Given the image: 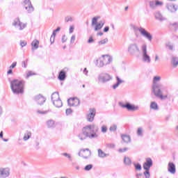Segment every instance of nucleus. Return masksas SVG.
I'll return each mask as SVG.
<instances>
[{
  "mask_svg": "<svg viewBox=\"0 0 178 178\" xmlns=\"http://www.w3.org/2000/svg\"><path fill=\"white\" fill-rule=\"evenodd\" d=\"M67 102L70 106H79L80 105V100L77 97L70 98Z\"/></svg>",
  "mask_w": 178,
  "mask_h": 178,
  "instance_id": "15",
  "label": "nucleus"
},
{
  "mask_svg": "<svg viewBox=\"0 0 178 178\" xmlns=\"http://www.w3.org/2000/svg\"><path fill=\"white\" fill-rule=\"evenodd\" d=\"M32 49H37L40 45V41L35 40L31 43Z\"/></svg>",
  "mask_w": 178,
  "mask_h": 178,
  "instance_id": "28",
  "label": "nucleus"
},
{
  "mask_svg": "<svg viewBox=\"0 0 178 178\" xmlns=\"http://www.w3.org/2000/svg\"><path fill=\"white\" fill-rule=\"evenodd\" d=\"M161 76H154L153 78L152 92L157 98L160 99H167L168 98V88L164 86L160 81Z\"/></svg>",
  "mask_w": 178,
  "mask_h": 178,
  "instance_id": "1",
  "label": "nucleus"
},
{
  "mask_svg": "<svg viewBox=\"0 0 178 178\" xmlns=\"http://www.w3.org/2000/svg\"><path fill=\"white\" fill-rule=\"evenodd\" d=\"M66 113L67 115H70V113H72V108H67L66 110Z\"/></svg>",
  "mask_w": 178,
  "mask_h": 178,
  "instance_id": "49",
  "label": "nucleus"
},
{
  "mask_svg": "<svg viewBox=\"0 0 178 178\" xmlns=\"http://www.w3.org/2000/svg\"><path fill=\"white\" fill-rule=\"evenodd\" d=\"M153 163L151 158H147L145 162L143 163V169L145 170L143 175L145 178L151 177V173L149 172V169L152 167Z\"/></svg>",
  "mask_w": 178,
  "mask_h": 178,
  "instance_id": "5",
  "label": "nucleus"
},
{
  "mask_svg": "<svg viewBox=\"0 0 178 178\" xmlns=\"http://www.w3.org/2000/svg\"><path fill=\"white\" fill-rule=\"evenodd\" d=\"M99 44H100V45H102V44H105V40L100 41Z\"/></svg>",
  "mask_w": 178,
  "mask_h": 178,
  "instance_id": "58",
  "label": "nucleus"
},
{
  "mask_svg": "<svg viewBox=\"0 0 178 178\" xmlns=\"http://www.w3.org/2000/svg\"><path fill=\"white\" fill-rule=\"evenodd\" d=\"M98 154H99V156H100V158L105 157V153H104V152H102V150L99 149L98 150Z\"/></svg>",
  "mask_w": 178,
  "mask_h": 178,
  "instance_id": "38",
  "label": "nucleus"
},
{
  "mask_svg": "<svg viewBox=\"0 0 178 178\" xmlns=\"http://www.w3.org/2000/svg\"><path fill=\"white\" fill-rule=\"evenodd\" d=\"M166 8L171 13H175V12H177L178 6L175 4H167Z\"/></svg>",
  "mask_w": 178,
  "mask_h": 178,
  "instance_id": "19",
  "label": "nucleus"
},
{
  "mask_svg": "<svg viewBox=\"0 0 178 178\" xmlns=\"http://www.w3.org/2000/svg\"><path fill=\"white\" fill-rule=\"evenodd\" d=\"M102 34H103L102 33H98L99 35H102Z\"/></svg>",
  "mask_w": 178,
  "mask_h": 178,
  "instance_id": "61",
  "label": "nucleus"
},
{
  "mask_svg": "<svg viewBox=\"0 0 178 178\" xmlns=\"http://www.w3.org/2000/svg\"><path fill=\"white\" fill-rule=\"evenodd\" d=\"M9 176V169L8 168H1L0 169V177L6 178Z\"/></svg>",
  "mask_w": 178,
  "mask_h": 178,
  "instance_id": "20",
  "label": "nucleus"
},
{
  "mask_svg": "<svg viewBox=\"0 0 178 178\" xmlns=\"http://www.w3.org/2000/svg\"><path fill=\"white\" fill-rule=\"evenodd\" d=\"M99 19V17H95L92 19V26H95V31H98V30H101L102 27H104V24H105V22L104 21H100L98 23V19Z\"/></svg>",
  "mask_w": 178,
  "mask_h": 178,
  "instance_id": "9",
  "label": "nucleus"
},
{
  "mask_svg": "<svg viewBox=\"0 0 178 178\" xmlns=\"http://www.w3.org/2000/svg\"><path fill=\"white\" fill-rule=\"evenodd\" d=\"M141 176H143L142 173H138V174L136 175V178H140V177H141Z\"/></svg>",
  "mask_w": 178,
  "mask_h": 178,
  "instance_id": "52",
  "label": "nucleus"
},
{
  "mask_svg": "<svg viewBox=\"0 0 178 178\" xmlns=\"http://www.w3.org/2000/svg\"><path fill=\"white\" fill-rule=\"evenodd\" d=\"M154 15L156 20H159V22H165L166 20V17H163L161 11H156Z\"/></svg>",
  "mask_w": 178,
  "mask_h": 178,
  "instance_id": "17",
  "label": "nucleus"
},
{
  "mask_svg": "<svg viewBox=\"0 0 178 178\" xmlns=\"http://www.w3.org/2000/svg\"><path fill=\"white\" fill-rule=\"evenodd\" d=\"M168 170L170 172V173L175 175L176 173V165L175 163L170 162L168 163Z\"/></svg>",
  "mask_w": 178,
  "mask_h": 178,
  "instance_id": "21",
  "label": "nucleus"
},
{
  "mask_svg": "<svg viewBox=\"0 0 178 178\" xmlns=\"http://www.w3.org/2000/svg\"><path fill=\"white\" fill-rule=\"evenodd\" d=\"M142 52V60L145 63H151V56L148 55V51L147 50V44H144L141 46Z\"/></svg>",
  "mask_w": 178,
  "mask_h": 178,
  "instance_id": "7",
  "label": "nucleus"
},
{
  "mask_svg": "<svg viewBox=\"0 0 178 178\" xmlns=\"http://www.w3.org/2000/svg\"><path fill=\"white\" fill-rule=\"evenodd\" d=\"M134 165L136 170H141V169H142L141 164H140V163H137V164L134 163Z\"/></svg>",
  "mask_w": 178,
  "mask_h": 178,
  "instance_id": "37",
  "label": "nucleus"
},
{
  "mask_svg": "<svg viewBox=\"0 0 178 178\" xmlns=\"http://www.w3.org/2000/svg\"><path fill=\"white\" fill-rule=\"evenodd\" d=\"M24 8L29 12V13H31V12H34V7H33V4H31V1L30 0H25L24 1Z\"/></svg>",
  "mask_w": 178,
  "mask_h": 178,
  "instance_id": "13",
  "label": "nucleus"
},
{
  "mask_svg": "<svg viewBox=\"0 0 178 178\" xmlns=\"http://www.w3.org/2000/svg\"><path fill=\"white\" fill-rule=\"evenodd\" d=\"M95 113L97 111L95 108H90L89 113L87 115V120L88 122H94V118H95Z\"/></svg>",
  "mask_w": 178,
  "mask_h": 178,
  "instance_id": "14",
  "label": "nucleus"
},
{
  "mask_svg": "<svg viewBox=\"0 0 178 178\" xmlns=\"http://www.w3.org/2000/svg\"><path fill=\"white\" fill-rule=\"evenodd\" d=\"M111 56H103L96 60V65L98 67H102L104 65H109L111 63Z\"/></svg>",
  "mask_w": 178,
  "mask_h": 178,
  "instance_id": "6",
  "label": "nucleus"
},
{
  "mask_svg": "<svg viewBox=\"0 0 178 178\" xmlns=\"http://www.w3.org/2000/svg\"><path fill=\"white\" fill-rule=\"evenodd\" d=\"M74 30V26H70V33H73Z\"/></svg>",
  "mask_w": 178,
  "mask_h": 178,
  "instance_id": "50",
  "label": "nucleus"
},
{
  "mask_svg": "<svg viewBox=\"0 0 178 178\" xmlns=\"http://www.w3.org/2000/svg\"><path fill=\"white\" fill-rule=\"evenodd\" d=\"M159 60V56L158 55H156L154 58L155 62H156V60Z\"/></svg>",
  "mask_w": 178,
  "mask_h": 178,
  "instance_id": "54",
  "label": "nucleus"
},
{
  "mask_svg": "<svg viewBox=\"0 0 178 178\" xmlns=\"http://www.w3.org/2000/svg\"><path fill=\"white\" fill-rule=\"evenodd\" d=\"M104 33H107V31H109V27L108 26H106L104 29Z\"/></svg>",
  "mask_w": 178,
  "mask_h": 178,
  "instance_id": "51",
  "label": "nucleus"
},
{
  "mask_svg": "<svg viewBox=\"0 0 178 178\" xmlns=\"http://www.w3.org/2000/svg\"><path fill=\"white\" fill-rule=\"evenodd\" d=\"M149 6L152 9H156V1H149Z\"/></svg>",
  "mask_w": 178,
  "mask_h": 178,
  "instance_id": "33",
  "label": "nucleus"
},
{
  "mask_svg": "<svg viewBox=\"0 0 178 178\" xmlns=\"http://www.w3.org/2000/svg\"><path fill=\"white\" fill-rule=\"evenodd\" d=\"M124 163L127 165V166H130V165H131V159L129 157H124Z\"/></svg>",
  "mask_w": 178,
  "mask_h": 178,
  "instance_id": "29",
  "label": "nucleus"
},
{
  "mask_svg": "<svg viewBox=\"0 0 178 178\" xmlns=\"http://www.w3.org/2000/svg\"><path fill=\"white\" fill-rule=\"evenodd\" d=\"M121 108H126L127 111H131L132 112H134L136 111H138L140 109V107L138 106H136L134 104H131L130 103H127L125 104H122Z\"/></svg>",
  "mask_w": 178,
  "mask_h": 178,
  "instance_id": "11",
  "label": "nucleus"
},
{
  "mask_svg": "<svg viewBox=\"0 0 178 178\" xmlns=\"http://www.w3.org/2000/svg\"><path fill=\"white\" fill-rule=\"evenodd\" d=\"M20 45H21V47H26V45H27V42H26V41L21 42Z\"/></svg>",
  "mask_w": 178,
  "mask_h": 178,
  "instance_id": "47",
  "label": "nucleus"
},
{
  "mask_svg": "<svg viewBox=\"0 0 178 178\" xmlns=\"http://www.w3.org/2000/svg\"><path fill=\"white\" fill-rule=\"evenodd\" d=\"M128 52L130 55H134L136 52H140V47L136 43H132L128 47Z\"/></svg>",
  "mask_w": 178,
  "mask_h": 178,
  "instance_id": "10",
  "label": "nucleus"
},
{
  "mask_svg": "<svg viewBox=\"0 0 178 178\" xmlns=\"http://www.w3.org/2000/svg\"><path fill=\"white\" fill-rule=\"evenodd\" d=\"M88 42L89 44H91V42H94V38H92V36H90L89 40H88Z\"/></svg>",
  "mask_w": 178,
  "mask_h": 178,
  "instance_id": "45",
  "label": "nucleus"
},
{
  "mask_svg": "<svg viewBox=\"0 0 178 178\" xmlns=\"http://www.w3.org/2000/svg\"><path fill=\"white\" fill-rule=\"evenodd\" d=\"M3 141L7 142L8 139H3Z\"/></svg>",
  "mask_w": 178,
  "mask_h": 178,
  "instance_id": "62",
  "label": "nucleus"
},
{
  "mask_svg": "<svg viewBox=\"0 0 178 178\" xmlns=\"http://www.w3.org/2000/svg\"><path fill=\"white\" fill-rule=\"evenodd\" d=\"M92 164H89L87 165L85 168H84V170L86 171H88V170H91L92 169Z\"/></svg>",
  "mask_w": 178,
  "mask_h": 178,
  "instance_id": "36",
  "label": "nucleus"
},
{
  "mask_svg": "<svg viewBox=\"0 0 178 178\" xmlns=\"http://www.w3.org/2000/svg\"><path fill=\"white\" fill-rule=\"evenodd\" d=\"M127 9H129V7H128V6H126L125 8H124V10H127Z\"/></svg>",
  "mask_w": 178,
  "mask_h": 178,
  "instance_id": "60",
  "label": "nucleus"
},
{
  "mask_svg": "<svg viewBox=\"0 0 178 178\" xmlns=\"http://www.w3.org/2000/svg\"><path fill=\"white\" fill-rule=\"evenodd\" d=\"M150 109H152L153 111H158L159 109V106L156 102H152L150 104Z\"/></svg>",
  "mask_w": 178,
  "mask_h": 178,
  "instance_id": "27",
  "label": "nucleus"
},
{
  "mask_svg": "<svg viewBox=\"0 0 178 178\" xmlns=\"http://www.w3.org/2000/svg\"><path fill=\"white\" fill-rule=\"evenodd\" d=\"M117 129H118V125L113 124L112 127V131H116Z\"/></svg>",
  "mask_w": 178,
  "mask_h": 178,
  "instance_id": "46",
  "label": "nucleus"
},
{
  "mask_svg": "<svg viewBox=\"0 0 178 178\" xmlns=\"http://www.w3.org/2000/svg\"><path fill=\"white\" fill-rule=\"evenodd\" d=\"M35 101L37 102V104L41 105L45 102V97H44L42 95H38L35 97Z\"/></svg>",
  "mask_w": 178,
  "mask_h": 178,
  "instance_id": "18",
  "label": "nucleus"
},
{
  "mask_svg": "<svg viewBox=\"0 0 178 178\" xmlns=\"http://www.w3.org/2000/svg\"><path fill=\"white\" fill-rule=\"evenodd\" d=\"M167 48H168V49H170V51H173L174 46L173 44L169 43L167 44Z\"/></svg>",
  "mask_w": 178,
  "mask_h": 178,
  "instance_id": "42",
  "label": "nucleus"
},
{
  "mask_svg": "<svg viewBox=\"0 0 178 178\" xmlns=\"http://www.w3.org/2000/svg\"><path fill=\"white\" fill-rule=\"evenodd\" d=\"M79 156L87 159L91 156V151H90V149H82L79 151Z\"/></svg>",
  "mask_w": 178,
  "mask_h": 178,
  "instance_id": "12",
  "label": "nucleus"
},
{
  "mask_svg": "<svg viewBox=\"0 0 178 178\" xmlns=\"http://www.w3.org/2000/svg\"><path fill=\"white\" fill-rule=\"evenodd\" d=\"M10 88L14 94H23L24 92V81L13 79L10 82Z\"/></svg>",
  "mask_w": 178,
  "mask_h": 178,
  "instance_id": "4",
  "label": "nucleus"
},
{
  "mask_svg": "<svg viewBox=\"0 0 178 178\" xmlns=\"http://www.w3.org/2000/svg\"><path fill=\"white\" fill-rule=\"evenodd\" d=\"M131 29L134 31V33L135 34V36L136 38H140V33L142 37H144L146 40L149 41V42H152V35L148 32L143 27H138L134 24L130 25ZM138 32L140 33H138Z\"/></svg>",
  "mask_w": 178,
  "mask_h": 178,
  "instance_id": "3",
  "label": "nucleus"
},
{
  "mask_svg": "<svg viewBox=\"0 0 178 178\" xmlns=\"http://www.w3.org/2000/svg\"><path fill=\"white\" fill-rule=\"evenodd\" d=\"M169 1H176V0H169Z\"/></svg>",
  "mask_w": 178,
  "mask_h": 178,
  "instance_id": "64",
  "label": "nucleus"
},
{
  "mask_svg": "<svg viewBox=\"0 0 178 178\" xmlns=\"http://www.w3.org/2000/svg\"><path fill=\"white\" fill-rule=\"evenodd\" d=\"M163 2L160 1H156V8H158V6H163Z\"/></svg>",
  "mask_w": 178,
  "mask_h": 178,
  "instance_id": "39",
  "label": "nucleus"
},
{
  "mask_svg": "<svg viewBox=\"0 0 178 178\" xmlns=\"http://www.w3.org/2000/svg\"><path fill=\"white\" fill-rule=\"evenodd\" d=\"M107 131H108V127H106V126H105V125H103L102 127V133H106Z\"/></svg>",
  "mask_w": 178,
  "mask_h": 178,
  "instance_id": "41",
  "label": "nucleus"
},
{
  "mask_svg": "<svg viewBox=\"0 0 178 178\" xmlns=\"http://www.w3.org/2000/svg\"><path fill=\"white\" fill-rule=\"evenodd\" d=\"M57 31H60V27H58L56 30H54L53 31V34L51 35V38H55V37L56 36Z\"/></svg>",
  "mask_w": 178,
  "mask_h": 178,
  "instance_id": "35",
  "label": "nucleus"
},
{
  "mask_svg": "<svg viewBox=\"0 0 178 178\" xmlns=\"http://www.w3.org/2000/svg\"><path fill=\"white\" fill-rule=\"evenodd\" d=\"M58 80L63 81L66 79V72L61 70L58 76Z\"/></svg>",
  "mask_w": 178,
  "mask_h": 178,
  "instance_id": "26",
  "label": "nucleus"
},
{
  "mask_svg": "<svg viewBox=\"0 0 178 178\" xmlns=\"http://www.w3.org/2000/svg\"><path fill=\"white\" fill-rule=\"evenodd\" d=\"M172 63L174 67H176V66H177V65H178V58H177V57H172Z\"/></svg>",
  "mask_w": 178,
  "mask_h": 178,
  "instance_id": "31",
  "label": "nucleus"
},
{
  "mask_svg": "<svg viewBox=\"0 0 178 178\" xmlns=\"http://www.w3.org/2000/svg\"><path fill=\"white\" fill-rule=\"evenodd\" d=\"M143 131H144V130L143 129V127L138 128L137 131H136L137 136H138L139 137H143Z\"/></svg>",
  "mask_w": 178,
  "mask_h": 178,
  "instance_id": "30",
  "label": "nucleus"
},
{
  "mask_svg": "<svg viewBox=\"0 0 178 178\" xmlns=\"http://www.w3.org/2000/svg\"><path fill=\"white\" fill-rule=\"evenodd\" d=\"M46 124L48 127V129H54L55 126H56V124L55 123V121L53 120H49L46 122Z\"/></svg>",
  "mask_w": 178,
  "mask_h": 178,
  "instance_id": "23",
  "label": "nucleus"
},
{
  "mask_svg": "<svg viewBox=\"0 0 178 178\" xmlns=\"http://www.w3.org/2000/svg\"><path fill=\"white\" fill-rule=\"evenodd\" d=\"M129 148L127 147H124L123 149L120 148L118 149V152L122 153V152H126V151H128Z\"/></svg>",
  "mask_w": 178,
  "mask_h": 178,
  "instance_id": "40",
  "label": "nucleus"
},
{
  "mask_svg": "<svg viewBox=\"0 0 178 178\" xmlns=\"http://www.w3.org/2000/svg\"><path fill=\"white\" fill-rule=\"evenodd\" d=\"M65 22H72V18L71 17H67L65 18Z\"/></svg>",
  "mask_w": 178,
  "mask_h": 178,
  "instance_id": "53",
  "label": "nucleus"
},
{
  "mask_svg": "<svg viewBox=\"0 0 178 178\" xmlns=\"http://www.w3.org/2000/svg\"><path fill=\"white\" fill-rule=\"evenodd\" d=\"M16 65H17V62H14L11 65H10V68L11 69H15V67H16Z\"/></svg>",
  "mask_w": 178,
  "mask_h": 178,
  "instance_id": "48",
  "label": "nucleus"
},
{
  "mask_svg": "<svg viewBox=\"0 0 178 178\" xmlns=\"http://www.w3.org/2000/svg\"><path fill=\"white\" fill-rule=\"evenodd\" d=\"M99 80L100 81H103V82L109 81V80H111V75L108 74H104L99 76Z\"/></svg>",
  "mask_w": 178,
  "mask_h": 178,
  "instance_id": "22",
  "label": "nucleus"
},
{
  "mask_svg": "<svg viewBox=\"0 0 178 178\" xmlns=\"http://www.w3.org/2000/svg\"><path fill=\"white\" fill-rule=\"evenodd\" d=\"M83 73L85 74H87L88 73V71H87V68H85L84 70H83Z\"/></svg>",
  "mask_w": 178,
  "mask_h": 178,
  "instance_id": "57",
  "label": "nucleus"
},
{
  "mask_svg": "<svg viewBox=\"0 0 178 178\" xmlns=\"http://www.w3.org/2000/svg\"><path fill=\"white\" fill-rule=\"evenodd\" d=\"M7 73H8V74H12V73H13L12 70H9Z\"/></svg>",
  "mask_w": 178,
  "mask_h": 178,
  "instance_id": "59",
  "label": "nucleus"
},
{
  "mask_svg": "<svg viewBox=\"0 0 178 178\" xmlns=\"http://www.w3.org/2000/svg\"><path fill=\"white\" fill-rule=\"evenodd\" d=\"M122 141H124V143H126L127 144L130 143L131 141V138L130 137V136L129 135H121Z\"/></svg>",
  "mask_w": 178,
  "mask_h": 178,
  "instance_id": "25",
  "label": "nucleus"
},
{
  "mask_svg": "<svg viewBox=\"0 0 178 178\" xmlns=\"http://www.w3.org/2000/svg\"><path fill=\"white\" fill-rule=\"evenodd\" d=\"M0 113H2V109L0 108Z\"/></svg>",
  "mask_w": 178,
  "mask_h": 178,
  "instance_id": "63",
  "label": "nucleus"
},
{
  "mask_svg": "<svg viewBox=\"0 0 178 178\" xmlns=\"http://www.w3.org/2000/svg\"><path fill=\"white\" fill-rule=\"evenodd\" d=\"M31 137V132H26L24 136V141H27Z\"/></svg>",
  "mask_w": 178,
  "mask_h": 178,
  "instance_id": "32",
  "label": "nucleus"
},
{
  "mask_svg": "<svg viewBox=\"0 0 178 178\" xmlns=\"http://www.w3.org/2000/svg\"><path fill=\"white\" fill-rule=\"evenodd\" d=\"M63 155L64 156H67V158H70V155H69V154H67V153H64V154H63Z\"/></svg>",
  "mask_w": 178,
  "mask_h": 178,
  "instance_id": "55",
  "label": "nucleus"
},
{
  "mask_svg": "<svg viewBox=\"0 0 178 178\" xmlns=\"http://www.w3.org/2000/svg\"><path fill=\"white\" fill-rule=\"evenodd\" d=\"M171 26H172V27H174L175 30H177V29H178V22H175V23L172 24Z\"/></svg>",
  "mask_w": 178,
  "mask_h": 178,
  "instance_id": "43",
  "label": "nucleus"
},
{
  "mask_svg": "<svg viewBox=\"0 0 178 178\" xmlns=\"http://www.w3.org/2000/svg\"><path fill=\"white\" fill-rule=\"evenodd\" d=\"M35 74H35V72L29 71L26 73V79H29V77H33V76H35Z\"/></svg>",
  "mask_w": 178,
  "mask_h": 178,
  "instance_id": "34",
  "label": "nucleus"
},
{
  "mask_svg": "<svg viewBox=\"0 0 178 178\" xmlns=\"http://www.w3.org/2000/svg\"><path fill=\"white\" fill-rule=\"evenodd\" d=\"M98 129L95 124H90L83 127L81 129V132L79 134L78 137L79 140H86V138H97L98 135L97 132Z\"/></svg>",
  "mask_w": 178,
  "mask_h": 178,
  "instance_id": "2",
  "label": "nucleus"
},
{
  "mask_svg": "<svg viewBox=\"0 0 178 178\" xmlns=\"http://www.w3.org/2000/svg\"><path fill=\"white\" fill-rule=\"evenodd\" d=\"M51 101L56 108H61L63 103L58 92H55L51 95Z\"/></svg>",
  "mask_w": 178,
  "mask_h": 178,
  "instance_id": "8",
  "label": "nucleus"
},
{
  "mask_svg": "<svg viewBox=\"0 0 178 178\" xmlns=\"http://www.w3.org/2000/svg\"><path fill=\"white\" fill-rule=\"evenodd\" d=\"M116 79H117V83L113 86V88L114 90H116V88H118V87H119L120 84H122V83H124V81L120 79L119 76H116Z\"/></svg>",
  "mask_w": 178,
  "mask_h": 178,
  "instance_id": "24",
  "label": "nucleus"
},
{
  "mask_svg": "<svg viewBox=\"0 0 178 178\" xmlns=\"http://www.w3.org/2000/svg\"><path fill=\"white\" fill-rule=\"evenodd\" d=\"M75 41H76V36H75V35H72V36L71 37L70 42H71L72 44H73V42H74Z\"/></svg>",
  "mask_w": 178,
  "mask_h": 178,
  "instance_id": "44",
  "label": "nucleus"
},
{
  "mask_svg": "<svg viewBox=\"0 0 178 178\" xmlns=\"http://www.w3.org/2000/svg\"><path fill=\"white\" fill-rule=\"evenodd\" d=\"M0 138H3V131L0 133Z\"/></svg>",
  "mask_w": 178,
  "mask_h": 178,
  "instance_id": "56",
  "label": "nucleus"
},
{
  "mask_svg": "<svg viewBox=\"0 0 178 178\" xmlns=\"http://www.w3.org/2000/svg\"><path fill=\"white\" fill-rule=\"evenodd\" d=\"M13 26H15V27H19V30H24V29H26V24H24L23 22H20V19H15L13 24Z\"/></svg>",
  "mask_w": 178,
  "mask_h": 178,
  "instance_id": "16",
  "label": "nucleus"
}]
</instances>
